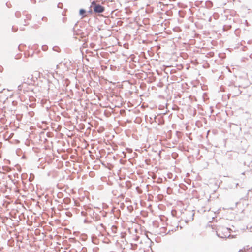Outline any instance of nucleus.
Here are the masks:
<instances>
[{"mask_svg": "<svg viewBox=\"0 0 252 252\" xmlns=\"http://www.w3.org/2000/svg\"><path fill=\"white\" fill-rule=\"evenodd\" d=\"M35 82V80L33 77V75H30L26 79H25L24 83L28 84L29 85H33Z\"/></svg>", "mask_w": 252, "mask_h": 252, "instance_id": "obj_2", "label": "nucleus"}, {"mask_svg": "<svg viewBox=\"0 0 252 252\" xmlns=\"http://www.w3.org/2000/svg\"><path fill=\"white\" fill-rule=\"evenodd\" d=\"M86 13L85 10L84 9H80L79 11V13L81 15H83V17H84V14Z\"/></svg>", "mask_w": 252, "mask_h": 252, "instance_id": "obj_3", "label": "nucleus"}, {"mask_svg": "<svg viewBox=\"0 0 252 252\" xmlns=\"http://www.w3.org/2000/svg\"><path fill=\"white\" fill-rule=\"evenodd\" d=\"M92 5H94V10L96 13H102L104 11V8L100 5L96 4L95 2H92Z\"/></svg>", "mask_w": 252, "mask_h": 252, "instance_id": "obj_1", "label": "nucleus"}, {"mask_svg": "<svg viewBox=\"0 0 252 252\" xmlns=\"http://www.w3.org/2000/svg\"><path fill=\"white\" fill-rule=\"evenodd\" d=\"M243 250H240L238 252H243Z\"/></svg>", "mask_w": 252, "mask_h": 252, "instance_id": "obj_4", "label": "nucleus"}]
</instances>
